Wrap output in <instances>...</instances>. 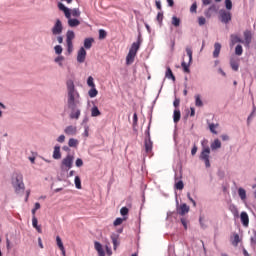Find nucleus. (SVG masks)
Listing matches in <instances>:
<instances>
[{"label":"nucleus","mask_w":256,"mask_h":256,"mask_svg":"<svg viewBox=\"0 0 256 256\" xmlns=\"http://www.w3.org/2000/svg\"><path fill=\"white\" fill-rule=\"evenodd\" d=\"M67 91H68V109L71 110L70 112V119H79L81 117V110L77 108L79 105V92L75 90V83L73 80H68L66 82Z\"/></svg>","instance_id":"f257e3e1"},{"label":"nucleus","mask_w":256,"mask_h":256,"mask_svg":"<svg viewBox=\"0 0 256 256\" xmlns=\"http://www.w3.org/2000/svg\"><path fill=\"white\" fill-rule=\"evenodd\" d=\"M12 186L15 193H23L25 191V183H23V174L16 172L12 175Z\"/></svg>","instance_id":"f03ea898"},{"label":"nucleus","mask_w":256,"mask_h":256,"mask_svg":"<svg viewBox=\"0 0 256 256\" xmlns=\"http://www.w3.org/2000/svg\"><path fill=\"white\" fill-rule=\"evenodd\" d=\"M58 9L60 11H63L66 19H68V25L69 27H79L81 25V22L78 19L71 18V10L65 6V4L59 2L58 3Z\"/></svg>","instance_id":"7ed1b4c3"},{"label":"nucleus","mask_w":256,"mask_h":256,"mask_svg":"<svg viewBox=\"0 0 256 256\" xmlns=\"http://www.w3.org/2000/svg\"><path fill=\"white\" fill-rule=\"evenodd\" d=\"M186 53H187V61H185V57H184L181 63V67L184 73H191V70L189 69V67H191V61L193 60V51L191 50V48H186Z\"/></svg>","instance_id":"20e7f679"},{"label":"nucleus","mask_w":256,"mask_h":256,"mask_svg":"<svg viewBox=\"0 0 256 256\" xmlns=\"http://www.w3.org/2000/svg\"><path fill=\"white\" fill-rule=\"evenodd\" d=\"M209 155H211V148H209V146H206L202 149L200 159L205 163V167L207 168L211 167V162H209Z\"/></svg>","instance_id":"39448f33"},{"label":"nucleus","mask_w":256,"mask_h":256,"mask_svg":"<svg viewBox=\"0 0 256 256\" xmlns=\"http://www.w3.org/2000/svg\"><path fill=\"white\" fill-rule=\"evenodd\" d=\"M73 161H75V157L71 154H68L65 158L62 159L61 169L69 171V169L73 167Z\"/></svg>","instance_id":"423d86ee"},{"label":"nucleus","mask_w":256,"mask_h":256,"mask_svg":"<svg viewBox=\"0 0 256 256\" xmlns=\"http://www.w3.org/2000/svg\"><path fill=\"white\" fill-rule=\"evenodd\" d=\"M208 5L210 6L204 11V15L207 17V19H211V17H213V13H217L219 11V7L213 2Z\"/></svg>","instance_id":"0eeeda50"},{"label":"nucleus","mask_w":256,"mask_h":256,"mask_svg":"<svg viewBox=\"0 0 256 256\" xmlns=\"http://www.w3.org/2000/svg\"><path fill=\"white\" fill-rule=\"evenodd\" d=\"M190 208L188 205H186L185 203L182 204H178L176 206V213L177 215H180V217H185V215H187V213H189Z\"/></svg>","instance_id":"6e6552de"},{"label":"nucleus","mask_w":256,"mask_h":256,"mask_svg":"<svg viewBox=\"0 0 256 256\" xmlns=\"http://www.w3.org/2000/svg\"><path fill=\"white\" fill-rule=\"evenodd\" d=\"M220 21L221 23H229L231 21V13L229 10L222 9L219 11Z\"/></svg>","instance_id":"1a4fd4ad"},{"label":"nucleus","mask_w":256,"mask_h":256,"mask_svg":"<svg viewBox=\"0 0 256 256\" xmlns=\"http://www.w3.org/2000/svg\"><path fill=\"white\" fill-rule=\"evenodd\" d=\"M63 33V23L60 19H57L52 27V35H61Z\"/></svg>","instance_id":"9d476101"},{"label":"nucleus","mask_w":256,"mask_h":256,"mask_svg":"<svg viewBox=\"0 0 256 256\" xmlns=\"http://www.w3.org/2000/svg\"><path fill=\"white\" fill-rule=\"evenodd\" d=\"M141 43H143V39H141V35H139L137 42L132 43L129 53L137 55V51H139V49L141 48Z\"/></svg>","instance_id":"9b49d317"},{"label":"nucleus","mask_w":256,"mask_h":256,"mask_svg":"<svg viewBox=\"0 0 256 256\" xmlns=\"http://www.w3.org/2000/svg\"><path fill=\"white\" fill-rule=\"evenodd\" d=\"M86 57H87V51L85 50V48L81 47L77 54L78 63H85Z\"/></svg>","instance_id":"f8f14e48"},{"label":"nucleus","mask_w":256,"mask_h":256,"mask_svg":"<svg viewBox=\"0 0 256 256\" xmlns=\"http://www.w3.org/2000/svg\"><path fill=\"white\" fill-rule=\"evenodd\" d=\"M253 40V34L251 33V31L246 30L244 31V45L245 47H249V45H251V41Z\"/></svg>","instance_id":"ddd939ff"},{"label":"nucleus","mask_w":256,"mask_h":256,"mask_svg":"<svg viewBox=\"0 0 256 256\" xmlns=\"http://www.w3.org/2000/svg\"><path fill=\"white\" fill-rule=\"evenodd\" d=\"M148 139H145V151L146 153H151L153 151V142L151 141V136L149 131H147Z\"/></svg>","instance_id":"4468645a"},{"label":"nucleus","mask_w":256,"mask_h":256,"mask_svg":"<svg viewBox=\"0 0 256 256\" xmlns=\"http://www.w3.org/2000/svg\"><path fill=\"white\" fill-rule=\"evenodd\" d=\"M240 220L244 227H249V214L247 212H241Z\"/></svg>","instance_id":"2eb2a0df"},{"label":"nucleus","mask_w":256,"mask_h":256,"mask_svg":"<svg viewBox=\"0 0 256 256\" xmlns=\"http://www.w3.org/2000/svg\"><path fill=\"white\" fill-rule=\"evenodd\" d=\"M220 53H221V43L216 42V43H214V51L212 53L213 58L214 59L219 58Z\"/></svg>","instance_id":"dca6fc26"},{"label":"nucleus","mask_w":256,"mask_h":256,"mask_svg":"<svg viewBox=\"0 0 256 256\" xmlns=\"http://www.w3.org/2000/svg\"><path fill=\"white\" fill-rule=\"evenodd\" d=\"M64 133L66 135H77V127L76 126H67L65 129H64Z\"/></svg>","instance_id":"f3484780"},{"label":"nucleus","mask_w":256,"mask_h":256,"mask_svg":"<svg viewBox=\"0 0 256 256\" xmlns=\"http://www.w3.org/2000/svg\"><path fill=\"white\" fill-rule=\"evenodd\" d=\"M195 107H198L199 109H202V107H205V103L203 102V99L199 94L195 95Z\"/></svg>","instance_id":"a211bd4d"},{"label":"nucleus","mask_w":256,"mask_h":256,"mask_svg":"<svg viewBox=\"0 0 256 256\" xmlns=\"http://www.w3.org/2000/svg\"><path fill=\"white\" fill-rule=\"evenodd\" d=\"M230 66L233 71H239V60L237 58H231Z\"/></svg>","instance_id":"6ab92c4d"},{"label":"nucleus","mask_w":256,"mask_h":256,"mask_svg":"<svg viewBox=\"0 0 256 256\" xmlns=\"http://www.w3.org/2000/svg\"><path fill=\"white\" fill-rule=\"evenodd\" d=\"M94 247L99 256H105V250H103V245H101V243H94Z\"/></svg>","instance_id":"aec40b11"},{"label":"nucleus","mask_w":256,"mask_h":256,"mask_svg":"<svg viewBox=\"0 0 256 256\" xmlns=\"http://www.w3.org/2000/svg\"><path fill=\"white\" fill-rule=\"evenodd\" d=\"M210 148L212 151H217V149H221V140L215 139L211 145Z\"/></svg>","instance_id":"412c9836"},{"label":"nucleus","mask_w":256,"mask_h":256,"mask_svg":"<svg viewBox=\"0 0 256 256\" xmlns=\"http://www.w3.org/2000/svg\"><path fill=\"white\" fill-rule=\"evenodd\" d=\"M135 57H137V54L128 52V54L126 56V65H131L135 61Z\"/></svg>","instance_id":"4be33fe9"},{"label":"nucleus","mask_w":256,"mask_h":256,"mask_svg":"<svg viewBox=\"0 0 256 256\" xmlns=\"http://www.w3.org/2000/svg\"><path fill=\"white\" fill-rule=\"evenodd\" d=\"M93 43H95V39L93 38L84 39V49H91V47H93Z\"/></svg>","instance_id":"5701e85b"},{"label":"nucleus","mask_w":256,"mask_h":256,"mask_svg":"<svg viewBox=\"0 0 256 256\" xmlns=\"http://www.w3.org/2000/svg\"><path fill=\"white\" fill-rule=\"evenodd\" d=\"M229 211H231V213H232V215H234L235 219H238L239 209H237V206L235 204H230Z\"/></svg>","instance_id":"b1692460"},{"label":"nucleus","mask_w":256,"mask_h":256,"mask_svg":"<svg viewBox=\"0 0 256 256\" xmlns=\"http://www.w3.org/2000/svg\"><path fill=\"white\" fill-rule=\"evenodd\" d=\"M73 39H75V32L68 30L66 33V43H73Z\"/></svg>","instance_id":"393cba45"},{"label":"nucleus","mask_w":256,"mask_h":256,"mask_svg":"<svg viewBox=\"0 0 256 256\" xmlns=\"http://www.w3.org/2000/svg\"><path fill=\"white\" fill-rule=\"evenodd\" d=\"M231 45H235L236 43H245V41L243 39H241V37L237 36V35H231Z\"/></svg>","instance_id":"a878e982"},{"label":"nucleus","mask_w":256,"mask_h":256,"mask_svg":"<svg viewBox=\"0 0 256 256\" xmlns=\"http://www.w3.org/2000/svg\"><path fill=\"white\" fill-rule=\"evenodd\" d=\"M53 159H61V147L60 146L54 147Z\"/></svg>","instance_id":"bb28decb"},{"label":"nucleus","mask_w":256,"mask_h":256,"mask_svg":"<svg viewBox=\"0 0 256 256\" xmlns=\"http://www.w3.org/2000/svg\"><path fill=\"white\" fill-rule=\"evenodd\" d=\"M111 239H112V243H113L114 250H116L117 247H119V235H117V234H112V235H111Z\"/></svg>","instance_id":"cd10ccee"},{"label":"nucleus","mask_w":256,"mask_h":256,"mask_svg":"<svg viewBox=\"0 0 256 256\" xmlns=\"http://www.w3.org/2000/svg\"><path fill=\"white\" fill-rule=\"evenodd\" d=\"M207 125L209 130L213 133V135H217V127H219V124H215V123H210L209 121H207Z\"/></svg>","instance_id":"c85d7f7f"},{"label":"nucleus","mask_w":256,"mask_h":256,"mask_svg":"<svg viewBox=\"0 0 256 256\" xmlns=\"http://www.w3.org/2000/svg\"><path fill=\"white\" fill-rule=\"evenodd\" d=\"M238 195H239L241 201H245L247 199V191L245 190V188H239Z\"/></svg>","instance_id":"c756f323"},{"label":"nucleus","mask_w":256,"mask_h":256,"mask_svg":"<svg viewBox=\"0 0 256 256\" xmlns=\"http://www.w3.org/2000/svg\"><path fill=\"white\" fill-rule=\"evenodd\" d=\"M173 120L174 123H179V121H181V111L179 109L174 110Z\"/></svg>","instance_id":"7c9ffc66"},{"label":"nucleus","mask_w":256,"mask_h":256,"mask_svg":"<svg viewBox=\"0 0 256 256\" xmlns=\"http://www.w3.org/2000/svg\"><path fill=\"white\" fill-rule=\"evenodd\" d=\"M68 147H74L75 149H77V147H79V140L75 138H70L68 141Z\"/></svg>","instance_id":"2f4dec72"},{"label":"nucleus","mask_w":256,"mask_h":256,"mask_svg":"<svg viewBox=\"0 0 256 256\" xmlns=\"http://www.w3.org/2000/svg\"><path fill=\"white\" fill-rule=\"evenodd\" d=\"M32 226L34 227V229H36V231H38V233H42L41 226H38V220L35 216L32 217Z\"/></svg>","instance_id":"473e14b6"},{"label":"nucleus","mask_w":256,"mask_h":256,"mask_svg":"<svg viewBox=\"0 0 256 256\" xmlns=\"http://www.w3.org/2000/svg\"><path fill=\"white\" fill-rule=\"evenodd\" d=\"M165 77L166 79H172V81H175V75H173V71L170 67H167Z\"/></svg>","instance_id":"72a5a7b5"},{"label":"nucleus","mask_w":256,"mask_h":256,"mask_svg":"<svg viewBox=\"0 0 256 256\" xmlns=\"http://www.w3.org/2000/svg\"><path fill=\"white\" fill-rule=\"evenodd\" d=\"M101 115V111L97 106H93L91 109V117H99Z\"/></svg>","instance_id":"f704fd0d"},{"label":"nucleus","mask_w":256,"mask_h":256,"mask_svg":"<svg viewBox=\"0 0 256 256\" xmlns=\"http://www.w3.org/2000/svg\"><path fill=\"white\" fill-rule=\"evenodd\" d=\"M235 55H238V57H241V55H243V46H241V44H238L235 47Z\"/></svg>","instance_id":"c9c22d12"},{"label":"nucleus","mask_w":256,"mask_h":256,"mask_svg":"<svg viewBox=\"0 0 256 256\" xmlns=\"http://www.w3.org/2000/svg\"><path fill=\"white\" fill-rule=\"evenodd\" d=\"M199 223L202 229H207V222L205 221V216L199 217Z\"/></svg>","instance_id":"e433bc0d"},{"label":"nucleus","mask_w":256,"mask_h":256,"mask_svg":"<svg viewBox=\"0 0 256 256\" xmlns=\"http://www.w3.org/2000/svg\"><path fill=\"white\" fill-rule=\"evenodd\" d=\"M172 25H174V27H179L181 25V19H179L177 16H173Z\"/></svg>","instance_id":"4c0bfd02"},{"label":"nucleus","mask_w":256,"mask_h":256,"mask_svg":"<svg viewBox=\"0 0 256 256\" xmlns=\"http://www.w3.org/2000/svg\"><path fill=\"white\" fill-rule=\"evenodd\" d=\"M127 218H116L113 222L114 227H119V225H122L124 221H126Z\"/></svg>","instance_id":"58836bf2"},{"label":"nucleus","mask_w":256,"mask_h":256,"mask_svg":"<svg viewBox=\"0 0 256 256\" xmlns=\"http://www.w3.org/2000/svg\"><path fill=\"white\" fill-rule=\"evenodd\" d=\"M185 187V185L183 184V182L181 180H178L175 182V189H177L178 191H182V189Z\"/></svg>","instance_id":"ea45409f"},{"label":"nucleus","mask_w":256,"mask_h":256,"mask_svg":"<svg viewBox=\"0 0 256 256\" xmlns=\"http://www.w3.org/2000/svg\"><path fill=\"white\" fill-rule=\"evenodd\" d=\"M56 243L60 251H63V248H65V246L63 245V241L61 240V237L59 236L56 237Z\"/></svg>","instance_id":"a19ab883"},{"label":"nucleus","mask_w":256,"mask_h":256,"mask_svg":"<svg viewBox=\"0 0 256 256\" xmlns=\"http://www.w3.org/2000/svg\"><path fill=\"white\" fill-rule=\"evenodd\" d=\"M224 5L227 11L233 9V2L231 0H225Z\"/></svg>","instance_id":"79ce46f5"},{"label":"nucleus","mask_w":256,"mask_h":256,"mask_svg":"<svg viewBox=\"0 0 256 256\" xmlns=\"http://www.w3.org/2000/svg\"><path fill=\"white\" fill-rule=\"evenodd\" d=\"M99 92L97 91V89L95 87H92L89 92H88V95L89 97L93 98L95 97L96 95H98Z\"/></svg>","instance_id":"37998d69"},{"label":"nucleus","mask_w":256,"mask_h":256,"mask_svg":"<svg viewBox=\"0 0 256 256\" xmlns=\"http://www.w3.org/2000/svg\"><path fill=\"white\" fill-rule=\"evenodd\" d=\"M70 14L72 15V17H80L81 11H79L78 8H74L70 11Z\"/></svg>","instance_id":"c03bdc74"},{"label":"nucleus","mask_w":256,"mask_h":256,"mask_svg":"<svg viewBox=\"0 0 256 256\" xmlns=\"http://www.w3.org/2000/svg\"><path fill=\"white\" fill-rule=\"evenodd\" d=\"M74 183H75L76 189H81L82 188V186H81V178L79 176L75 177Z\"/></svg>","instance_id":"a18cd8bd"},{"label":"nucleus","mask_w":256,"mask_h":256,"mask_svg":"<svg viewBox=\"0 0 256 256\" xmlns=\"http://www.w3.org/2000/svg\"><path fill=\"white\" fill-rule=\"evenodd\" d=\"M239 241H240V239H239V234H234V239H233V241H232V245H233L234 247H237V245H239Z\"/></svg>","instance_id":"49530a36"},{"label":"nucleus","mask_w":256,"mask_h":256,"mask_svg":"<svg viewBox=\"0 0 256 256\" xmlns=\"http://www.w3.org/2000/svg\"><path fill=\"white\" fill-rule=\"evenodd\" d=\"M67 45V52L69 55L73 53V42H66Z\"/></svg>","instance_id":"de8ad7c7"},{"label":"nucleus","mask_w":256,"mask_h":256,"mask_svg":"<svg viewBox=\"0 0 256 256\" xmlns=\"http://www.w3.org/2000/svg\"><path fill=\"white\" fill-rule=\"evenodd\" d=\"M54 51H55L56 55H61L63 53V47H61V45H56L54 47Z\"/></svg>","instance_id":"09e8293b"},{"label":"nucleus","mask_w":256,"mask_h":256,"mask_svg":"<svg viewBox=\"0 0 256 256\" xmlns=\"http://www.w3.org/2000/svg\"><path fill=\"white\" fill-rule=\"evenodd\" d=\"M107 37V32L105 31V30H103V29H100L99 30V39L100 40H103V39H105Z\"/></svg>","instance_id":"8fccbe9b"},{"label":"nucleus","mask_w":256,"mask_h":256,"mask_svg":"<svg viewBox=\"0 0 256 256\" xmlns=\"http://www.w3.org/2000/svg\"><path fill=\"white\" fill-rule=\"evenodd\" d=\"M120 215H122L123 217H125V215H129V208L127 207H122L120 209Z\"/></svg>","instance_id":"3c124183"},{"label":"nucleus","mask_w":256,"mask_h":256,"mask_svg":"<svg viewBox=\"0 0 256 256\" xmlns=\"http://www.w3.org/2000/svg\"><path fill=\"white\" fill-rule=\"evenodd\" d=\"M87 85L88 87H91V88L95 87V82H93V76L88 77Z\"/></svg>","instance_id":"603ef678"},{"label":"nucleus","mask_w":256,"mask_h":256,"mask_svg":"<svg viewBox=\"0 0 256 256\" xmlns=\"http://www.w3.org/2000/svg\"><path fill=\"white\" fill-rule=\"evenodd\" d=\"M255 113H256V107H255V104H253V110H252L251 114L247 118L248 125H249V119L254 118L255 117Z\"/></svg>","instance_id":"864d4df0"},{"label":"nucleus","mask_w":256,"mask_h":256,"mask_svg":"<svg viewBox=\"0 0 256 256\" xmlns=\"http://www.w3.org/2000/svg\"><path fill=\"white\" fill-rule=\"evenodd\" d=\"M65 57L63 56H58L55 58V63H59L60 67H63V63L61 61H64Z\"/></svg>","instance_id":"5fc2aeb1"},{"label":"nucleus","mask_w":256,"mask_h":256,"mask_svg":"<svg viewBox=\"0 0 256 256\" xmlns=\"http://www.w3.org/2000/svg\"><path fill=\"white\" fill-rule=\"evenodd\" d=\"M205 23H207V20L205 19V17L201 16L198 18V24L201 26L205 25Z\"/></svg>","instance_id":"6e6d98bb"},{"label":"nucleus","mask_w":256,"mask_h":256,"mask_svg":"<svg viewBox=\"0 0 256 256\" xmlns=\"http://www.w3.org/2000/svg\"><path fill=\"white\" fill-rule=\"evenodd\" d=\"M180 221H181V224L183 225L184 229H187V224H188L189 222L186 220V218H185V217H182V218L180 219Z\"/></svg>","instance_id":"4d7b16f0"},{"label":"nucleus","mask_w":256,"mask_h":256,"mask_svg":"<svg viewBox=\"0 0 256 256\" xmlns=\"http://www.w3.org/2000/svg\"><path fill=\"white\" fill-rule=\"evenodd\" d=\"M76 167H83V160L81 158L76 159Z\"/></svg>","instance_id":"13d9d810"},{"label":"nucleus","mask_w":256,"mask_h":256,"mask_svg":"<svg viewBox=\"0 0 256 256\" xmlns=\"http://www.w3.org/2000/svg\"><path fill=\"white\" fill-rule=\"evenodd\" d=\"M173 105L177 109V107H179V105H181V100L179 98H175Z\"/></svg>","instance_id":"bf43d9fd"},{"label":"nucleus","mask_w":256,"mask_h":256,"mask_svg":"<svg viewBox=\"0 0 256 256\" xmlns=\"http://www.w3.org/2000/svg\"><path fill=\"white\" fill-rule=\"evenodd\" d=\"M203 7H207V5H211L213 0H201Z\"/></svg>","instance_id":"052dcab7"},{"label":"nucleus","mask_w":256,"mask_h":256,"mask_svg":"<svg viewBox=\"0 0 256 256\" xmlns=\"http://www.w3.org/2000/svg\"><path fill=\"white\" fill-rule=\"evenodd\" d=\"M157 21H158L159 23H161V22L163 21V13H162V12H159V13L157 14Z\"/></svg>","instance_id":"680f3d73"},{"label":"nucleus","mask_w":256,"mask_h":256,"mask_svg":"<svg viewBox=\"0 0 256 256\" xmlns=\"http://www.w3.org/2000/svg\"><path fill=\"white\" fill-rule=\"evenodd\" d=\"M218 73H219V75H222V77H227V73H225V71H223V68H218Z\"/></svg>","instance_id":"e2e57ef3"},{"label":"nucleus","mask_w":256,"mask_h":256,"mask_svg":"<svg viewBox=\"0 0 256 256\" xmlns=\"http://www.w3.org/2000/svg\"><path fill=\"white\" fill-rule=\"evenodd\" d=\"M58 143H64L65 142V135H60L57 139Z\"/></svg>","instance_id":"0e129e2a"},{"label":"nucleus","mask_w":256,"mask_h":256,"mask_svg":"<svg viewBox=\"0 0 256 256\" xmlns=\"http://www.w3.org/2000/svg\"><path fill=\"white\" fill-rule=\"evenodd\" d=\"M156 7L159 11H161V1L156 0Z\"/></svg>","instance_id":"69168bd1"},{"label":"nucleus","mask_w":256,"mask_h":256,"mask_svg":"<svg viewBox=\"0 0 256 256\" xmlns=\"http://www.w3.org/2000/svg\"><path fill=\"white\" fill-rule=\"evenodd\" d=\"M250 241H251V245H256V237L255 236L251 237Z\"/></svg>","instance_id":"338daca9"},{"label":"nucleus","mask_w":256,"mask_h":256,"mask_svg":"<svg viewBox=\"0 0 256 256\" xmlns=\"http://www.w3.org/2000/svg\"><path fill=\"white\" fill-rule=\"evenodd\" d=\"M133 123L134 125L137 124V113H134L133 115Z\"/></svg>","instance_id":"774afa93"}]
</instances>
